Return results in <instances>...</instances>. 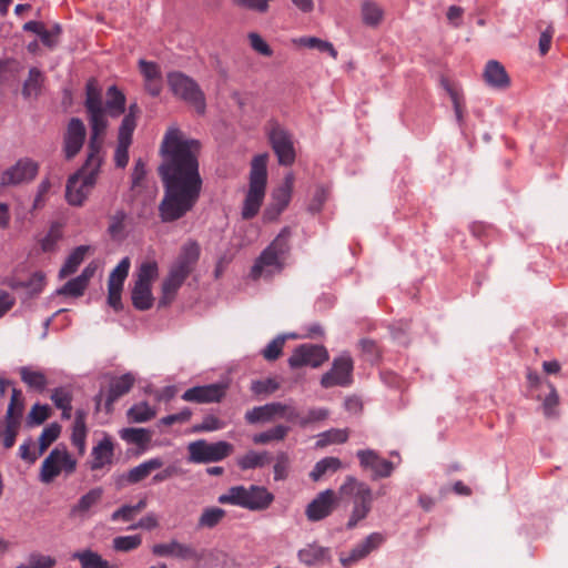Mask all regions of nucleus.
Masks as SVG:
<instances>
[{"instance_id":"nucleus-1","label":"nucleus","mask_w":568,"mask_h":568,"mask_svg":"<svg viewBox=\"0 0 568 568\" xmlns=\"http://www.w3.org/2000/svg\"><path fill=\"white\" fill-rule=\"evenodd\" d=\"M200 142L189 139L179 128L166 130L160 154L159 174L164 185V197L159 205L163 222L184 216L196 204L202 178L199 171Z\"/></svg>"},{"instance_id":"nucleus-2","label":"nucleus","mask_w":568,"mask_h":568,"mask_svg":"<svg viewBox=\"0 0 568 568\" xmlns=\"http://www.w3.org/2000/svg\"><path fill=\"white\" fill-rule=\"evenodd\" d=\"M199 257L200 246L196 242L189 241L181 247L179 256L170 265L168 275L162 282L160 307H165L174 301L184 281L194 270Z\"/></svg>"},{"instance_id":"nucleus-3","label":"nucleus","mask_w":568,"mask_h":568,"mask_svg":"<svg viewBox=\"0 0 568 568\" xmlns=\"http://www.w3.org/2000/svg\"><path fill=\"white\" fill-rule=\"evenodd\" d=\"M266 165L267 154H258L252 161L250 183L241 209L243 220H251L260 212L266 191Z\"/></svg>"},{"instance_id":"nucleus-4","label":"nucleus","mask_w":568,"mask_h":568,"mask_svg":"<svg viewBox=\"0 0 568 568\" xmlns=\"http://www.w3.org/2000/svg\"><path fill=\"white\" fill-rule=\"evenodd\" d=\"M288 237L290 231L284 229L256 258L250 272L251 278H270L283 270Z\"/></svg>"},{"instance_id":"nucleus-5","label":"nucleus","mask_w":568,"mask_h":568,"mask_svg":"<svg viewBox=\"0 0 568 568\" xmlns=\"http://www.w3.org/2000/svg\"><path fill=\"white\" fill-rule=\"evenodd\" d=\"M274 496L263 486L239 485L227 489L219 496L217 501L223 505L239 506L248 510H264L273 503Z\"/></svg>"},{"instance_id":"nucleus-6","label":"nucleus","mask_w":568,"mask_h":568,"mask_svg":"<svg viewBox=\"0 0 568 568\" xmlns=\"http://www.w3.org/2000/svg\"><path fill=\"white\" fill-rule=\"evenodd\" d=\"M338 493L342 497L345 496L353 499V509L347 521V528L352 529L366 518L371 511L374 500L373 491L366 483L358 480L354 476H347Z\"/></svg>"},{"instance_id":"nucleus-7","label":"nucleus","mask_w":568,"mask_h":568,"mask_svg":"<svg viewBox=\"0 0 568 568\" xmlns=\"http://www.w3.org/2000/svg\"><path fill=\"white\" fill-rule=\"evenodd\" d=\"M85 106L89 113V123L91 128L90 148L98 150L102 148L103 135L105 133L108 121L101 101V89L93 79L87 83Z\"/></svg>"},{"instance_id":"nucleus-8","label":"nucleus","mask_w":568,"mask_h":568,"mask_svg":"<svg viewBox=\"0 0 568 568\" xmlns=\"http://www.w3.org/2000/svg\"><path fill=\"white\" fill-rule=\"evenodd\" d=\"M100 150H94L89 146L88 159L82 169L73 174V206H81L92 192L101 166Z\"/></svg>"},{"instance_id":"nucleus-9","label":"nucleus","mask_w":568,"mask_h":568,"mask_svg":"<svg viewBox=\"0 0 568 568\" xmlns=\"http://www.w3.org/2000/svg\"><path fill=\"white\" fill-rule=\"evenodd\" d=\"M159 275V266L155 261L141 263L136 271V280L131 292L132 304L140 311L150 310L154 298L152 295V283Z\"/></svg>"},{"instance_id":"nucleus-10","label":"nucleus","mask_w":568,"mask_h":568,"mask_svg":"<svg viewBox=\"0 0 568 568\" xmlns=\"http://www.w3.org/2000/svg\"><path fill=\"white\" fill-rule=\"evenodd\" d=\"M166 81L171 92L175 97L193 105L199 113L204 112V94L192 78L182 72L173 71L168 73Z\"/></svg>"},{"instance_id":"nucleus-11","label":"nucleus","mask_w":568,"mask_h":568,"mask_svg":"<svg viewBox=\"0 0 568 568\" xmlns=\"http://www.w3.org/2000/svg\"><path fill=\"white\" fill-rule=\"evenodd\" d=\"M266 134L281 165H291L295 161V149L292 134L277 121L266 124Z\"/></svg>"},{"instance_id":"nucleus-12","label":"nucleus","mask_w":568,"mask_h":568,"mask_svg":"<svg viewBox=\"0 0 568 568\" xmlns=\"http://www.w3.org/2000/svg\"><path fill=\"white\" fill-rule=\"evenodd\" d=\"M189 460L196 464L216 463L233 453V445L221 440L207 443L204 439L192 442L187 446Z\"/></svg>"},{"instance_id":"nucleus-13","label":"nucleus","mask_w":568,"mask_h":568,"mask_svg":"<svg viewBox=\"0 0 568 568\" xmlns=\"http://www.w3.org/2000/svg\"><path fill=\"white\" fill-rule=\"evenodd\" d=\"M39 172L38 162L30 158L19 159L0 175V186L10 187L33 181Z\"/></svg>"},{"instance_id":"nucleus-14","label":"nucleus","mask_w":568,"mask_h":568,"mask_svg":"<svg viewBox=\"0 0 568 568\" xmlns=\"http://www.w3.org/2000/svg\"><path fill=\"white\" fill-rule=\"evenodd\" d=\"M353 361L349 355L342 354L334 358L332 368L321 378L324 388L348 386L352 383Z\"/></svg>"},{"instance_id":"nucleus-15","label":"nucleus","mask_w":568,"mask_h":568,"mask_svg":"<svg viewBox=\"0 0 568 568\" xmlns=\"http://www.w3.org/2000/svg\"><path fill=\"white\" fill-rule=\"evenodd\" d=\"M294 175L287 173L278 187L272 193L271 203L265 209L263 217L265 221H274L287 207L293 192Z\"/></svg>"},{"instance_id":"nucleus-16","label":"nucleus","mask_w":568,"mask_h":568,"mask_svg":"<svg viewBox=\"0 0 568 568\" xmlns=\"http://www.w3.org/2000/svg\"><path fill=\"white\" fill-rule=\"evenodd\" d=\"M130 258L123 257L115 268L110 273L108 280V304L114 310H122V291L124 281L128 277L130 270Z\"/></svg>"},{"instance_id":"nucleus-17","label":"nucleus","mask_w":568,"mask_h":568,"mask_svg":"<svg viewBox=\"0 0 568 568\" xmlns=\"http://www.w3.org/2000/svg\"><path fill=\"white\" fill-rule=\"evenodd\" d=\"M328 359V353L325 347L320 345L304 344L295 348L288 358V365L292 368L302 366L318 367Z\"/></svg>"},{"instance_id":"nucleus-18","label":"nucleus","mask_w":568,"mask_h":568,"mask_svg":"<svg viewBox=\"0 0 568 568\" xmlns=\"http://www.w3.org/2000/svg\"><path fill=\"white\" fill-rule=\"evenodd\" d=\"M356 456L359 460V466L364 470L371 471L373 479L387 478L395 469V465L392 462L381 457L374 449H361L356 453Z\"/></svg>"},{"instance_id":"nucleus-19","label":"nucleus","mask_w":568,"mask_h":568,"mask_svg":"<svg viewBox=\"0 0 568 568\" xmlns=\"http://www.w3.org/2000/svg\"><path fill=\"white\" fill-rule=\"evenodd\" d=\"M385 538L379 532H372L363 541L357 544L348 554H341L339 561L343 567H352L354 564L366 558L373 550L377 549Z\"/></svg>"},{"instance_id":"nucleus-20","label":"nucleus","mask_w":568,"mask_h":568,"mask_svg":"<svg viewBox=\"0 0 568 568\" xmlns=\"http://www.w3.org/2000/svg\"><path fill=\"white\" fill-rule=\"evenodd\" d=\"M225 395V386L222 384H210L195 386L185 390L182 399L193 403H215L220 402Z\"/></svg>"},{"instance_id":"nucleus-21","label":"nucleus","mask_w":568,"mask_h":568,"mask_svg":"<svg viewBox=\"0 0 568 568\" xmlns=\"http://www.w3.org/2000/svg\"><path fill=\"white\" fill-rule=\"evenodd\" d=\"M335 493L332 489H326L317 495L306 508V516L312 521L321 520L327 517L334 507Z\"/></svg>"},{"instance_id":"nucleus-22","label":"nucleus","mask_w":568,"mask_h":568,"mask_svg":"<svg viewBox=\"0 0 568 568\" xmlns=\"http://www.w3.org/2000/svg\"><path fill=\"white\" fill-rule=\"evenodd\" d=\"M70 456L67 450L61 452L54 448L43 460L40 470V480L44 484L51 483L57 476L60 475L62 464L69 460Z\"/></svg>"},{"instance_id":"nucleus-23","label":"nucleus","mask_w":568,"mask_h":568,"mask_svg":"<svg viewBox=\"0 0 568 568\" xmlns=\"http://www.w3.org/2000/svg\"><path fill=\"white\" fill-rule=\"evenodd\" d=\"M485 83L495 90H505L510 85V78L501 63L489 60L483 72Z\"/></svg>"},{"instance_id":"nucleus-24","label":"nucleus","mask_w":568,"mask_h":568,"mask_svg":"<svg viewBox=\"0 0 568 568\" xmlns=\"http://www.w3.org/2000/svg\"><path fill=\"white\" fill-rule=\"evenodd\" d=\"M152 552L159 557H175L179 559L197 558V554L192 547L181 544L178 540L156 544L152 547Z\"/></svg>"},{"instance_id":"nucleus-25","label":"nucleus","mask_w":568,"mask_h":568,"mask_svg":"<svg viewBox=\"0 0 568 568\" xmlns=\"http://www.w3.org/2000/svg\"><path fill=\"white\" fill-rule=\"evenodd\" d=\"M359 17L365 27L377 29L384 22L385 9L377 1L364 0L359 6Z\"/></svg>"},{"instance_id":"nucleus-26","label":"nucleus","mask_w":568,"mask_h":568,"mask_svg":"<svg viewBox=\"0 0 568 568\" xmlns=\"http://www.w3.org/2000/svg\"><path fill=\"white\" fill-rule=\"evenodd\" d=\"M297 557L306 566H316L328 562L331 560V551L318 544H308L298 550Z\"/></svg>"},{"instance_id":"nucleus-27","label":"nucleus","mask_w":568,"mask_h":568,"mask_svg":"<svg viewBox=\"0 0 568 568\" xmlns=\"http://www.w3.org/2000/svg\"><path fill=\"white\" fill-rule=\"evenodd\" d=\"M140 71L145 81V88L150 94L156 97L161 93L162 81L160 68L156 63L141 59L139 61Z\"/></svg>"},{"instance_id":"nucleus-28","label":"nucleus","mask_w":568,"mask_h":568,"mask_svg":"<svg viewBox=\"0 0 568 568\" xmlns=\"http://www.w3.org/2000/svg\"><path fill=\"white\" fill-rule=\"evenodd\" d=\"M135 382L134 376L131 373H126L122 376L115 377L110 383L109 393L105 399L106 409L110 410L113 403L124 394H126Z\"/></svg>"},{"instance_id":"nucleus-29","label":"nucleus","mask_w":568,"mask_h":568,"mask_svg":"<svg viewBox=\"0 0 568 568\" xmlns=\"http://www.w3.org/2000/svg\"><path fill=\"white\" fill-rule=\"evenodd\" d=\"M292 43L297 48L317 50L318 52L327 53L334 60H336L338 55L332 42L317 37L304 36L294 38Z\"/></svg>"},{"instance_id":"nucleus-30","label":"nucleus","mask_w":568,"mask_h":568,"mask_svg":"<svg viewBox=\"0 0 568 568\" xmlns=\"http://www.w3.org/2000/svg\"><path fill=\"white\" fill-rule=\"evenodd\" d=\"M43 84V73L38 68H31L22 85V97L26 100L37 99L42 92Z\"/></svg>"},{"instance_id":"nucleus-31","label":"nucleus","mask_w":568,"mask_h":568,"mask_svg":"<svg viewBox=\"0 0 568 568\" xmlns=\"http://www.w3.org/2000/svg\"><path fill=\"white\" fill-rule=\"evenodd\" d=\"M21 381L28 386L29 389L37 393H43L48 386V378L41 371L33 369L32 367L24 366L19 371Z\"/></svg>"},{"instance_id":"nucleus-32","label":"nucleus","mask_w":568,"mask_h":568,"mask_svg":"<svg viewBox=\"0 0 568 568\" xmlns=\"http://www.w3.org/2000/svg\"><path fill=\"white\" fill-rule=\"evenodd\" d=\"M120 437L129 443L139 446L142 450H145L151 442L152 434L145 428L128 427L122 428L119 432Z\"/></svg>"},{"instance_id":"nucleus-33","label":"nucleus","mask_w":568,"mask_h":568,"mask_svg":"<svg viewBox=\"0 0 568 568\" xmlns=\"http://www.w3.org/2000/svg\"><path fill=\"white\" fill-rule=\"evenodd\" d=\"M163 466V460L159 457L151 458L133 467L128 473V481L135 484L145 479L153 470L159 469Z\"/></svg>"},{"instance_id":"nucleus-34","label":"nucleus","mask_w":568,"mask_h":568,"mask_svg":"<svg viewBox=\"0 0 568 568\" xmlns=\"http://www.w3.org/2000/svg\"><path fill=\"white\" fill-rule=\"evenodd\" d=\"M113 445L109 438L101 440L92 452V468L98 469L111 463Z\"/></svg>"},{"instance_id":"nucleus-35","label":"nucleus","mask_w":568,"mask_h":568,"mask_svg":"<svg viewBox=\"0 0 568 568\" xmlns=\"http://www.w3.org/2000/svg\"><path fill=\"white\" fill-rule=\"evenodd\" d=\"M270 463V454L267 452L248 450L246 454L237 458V466L242 470L262 468Z\"/></svg>"},{"instance_id":"nucleus-36","label":"nucleus","mask_w":568,"mask_h":568,"mask_svg":"<svg viewBox=\"0 0 568 568\" xmlns=\"http://www.w3.org/2000/svg\"><path fill=\"white\" fill-rule=\"evenodd\" d=\"M21 423L18 420L0 419V442L4 449H10L16 443Z\"/></svg>"},{"instance_id":"nucleus-37","label":"nucleus","mask_w":568,"mask_h":568,"mask_svg":"<svg viewBox=\"0 0 568 568\" xmlns=\"http://www.w3.org/2000/svg\"><path fill=\"white\" fill-rule=\"evenodd\" d=\"M23 413L24 398L22 392L18 388H12L10 402L3 418L22 423Z\"/></svg>"},{"instance_id":"nucleus-38","label":"nucleus","mask_w":568,"mask_h":568,"mask_svg":"<svg viewBox=\"0 0 568 568\" xmlns=\"http://www.w3.org/2000/svg\"><path fill=\"white\" fill-rule=\"evenodd\" d=\"M99 267V261H91L82 271V273L78 277L73 278V297L83 294L90 280L94 276Z\"/></svg>"},{"instance_id":"nucleus-39","label":"nucleus","mask_w":568,"mask_h":568,"mask_svg":"<svg viewBox=\"0 0 568 568\" xmlns=\"http://www.w3.org/2000/svg\"><path fill=\"white\" fill-rule=\"evenodd\" d=\"M126 213L123 210L114 212L109 219L108 233L113 240L121 241L125 237Z\"/></svg>"},{"instance_id":"nucleus-40","label":"nucleus","mask_w":568,"mask_h":568,"mask_svg":"<svg viewBox=\"0 0 568 568\" xmlns=\"http://www.w3.org/2000/svg\"><path fill=\"white\" fill-rule=\"evenodd\" d=\"M290 432V428L285 425H276L273 428H270L265 432L255 434L253 436V443L257 445H265L271 442H281L283 440Z\"/></svg>"},{"instance_id":"nucleus-41","label":"nucleus","mask_w":568,"mask_h":568,"mask_svg":"<svg viewBox=\"0 0 568 568\" xmlns=\"http://www.w3.org/2000/svg\"><path fill=\"white\" fill-rule=\"evenodd\" d=\"M125 106V97L124 94L118 90L116 87H110L108 89V101H106V110L109 114L113 118L119 116L124 112Z\"/></svg>"},{"instance_id":"nucleus-42","label":"nucleus","mask_w":568,"mask_h":568,"mask_svg":"<svg viewBox=\"0 0 568 568\" xmlns=\"http://www.w3.org/2000/svg\"><path fill=\"white\" fill-rule=\"evenodd\" d=\"M348 439L347 429L333 428L317 435L316 447L323 448L332 444H342Z\"/></svg>"},{"instance_id":"nucleus-43","label":"nucleus","mask_w":568,"mask_h":568,"mask_svg":"<svg viewBox=\"0 0 568 568\" xmlns=\"http://www.w3.org/2000/svg\"><path fill=\"white\" fill-rule=\"evenodd\" d=\"M342 467V462L337 457H325L318 460L313 470L310 473V477L317 481L327 471H336Z\"/></svg>"},{"instance_id":"nucleus-44","label":"nucleus","mask_w":568,"mask_h":568,"mask_svg":"<svg viewBox=\"0 0 568 568\" xmlns=\"http://www.w3.org/2000/svg\"><path fill=\"white\" fill-rule=\"evenodd\" d=\"M155 415L156 410L145 402L138 403L128 410L129 419L134 423L148 422Z\"/></svg>"},{"instance_id":"nucleus-45","label":"nucleus","mask_w":568,"mask_h":568,"mask_svg":"<svg viewBox=\"0 0 568 568\" xmlns=\"http://www.w3.org/2000/svg\"><path fill=\"white\" fill-rule=\"evenodd\" d=\"M52 409L49 405L34 404L27 416V425L29 427L39 426L51 417Z\"/></svg>"},{"instance_id":"nucleus-46","label":"nucleus","mask_w":568,"mask_h":568,"mask_svg":"<svg viewBox=\"0 0 568 568\" xmlns=\"http://www.w3.org/2000/svg\"><path fill=\"white\" fill-rule=\"evenodd\" d=\"M102 494L101 488L91 489L80 498L78 505L73 507V513L77 511L82 515L88 514L90 509L100 501Z\"/></svg>"},{"instance_id":"nucleus-47","label":"nucleus","mask_w":568,"mask_h":568,"mask_svg":"<svg viewBox=\"0 0 568 568\" xmlns=\"http://www.w3.org/2000/svg\"><path fill=\"white\" fill-rule=\"evenodd\" d=\"M78 557L82 568H116L115 565L104 560L100 555L92 551H85L82 554L73 555Z\"/></svg>"},{"instance_id":"nucleus-48","label":"nucleus","mask_w":568,"mask_h":568,"mask_svg":"<svg viewBox=\"0 0 568 568\" xmlns=\"http://www.w3.org/2000/svg\"><path fill=\"white\" fill-rule=\"evenodd\" d=\"M224 509L219 507H209L201 514L197 525L201 528H213L224 518Z\"/></svg>"},{"instance_id":"nucleus-49","label":"nucleus","mask_w":568,"mask_h":568,"mask_svg":"<svg viewBox=\"0 0 568 568\" xmlns=\"http://www.w3.org/2000/svg\"><path fill=\"white\" fill-rule=\"evenodd\" d=\"M135 105L130 106L129 113L123 118L119 128V141L132 142V134L136 126V116L134 113Z\"/></svg>"},{"instance_id":"nucleus-50","label":"nucleus","mask_w":568,"mask_h":568,"mask_svg":"<svg viewBox=\"0 0 568 568\" xmlns=\"http://www.w3.org/2000/svg\"><path fill=\"white\" fill-rule=\"evenodd\" d=\"M60 433L61 426L58 423L47 426L39 437V454H43L59 438Z\"/></svg>"},{"instance_id":"nucleus-51","label":"nucleus","mask_w":568,"mask_h":568,"mask_svg":"<svg viewBox=\"0 0 568 568\" xmlns=\"http://www.w3.org/2000/svg\"><path fill=\"white\" fill-rule=\"evenodd\" d=\"M291 469V458L287 453L280 452L275 456L273 466L274 480H285L288 477Z\"/></svg>"},{"instance_id":"nucleus-52","label":"nucleus","mask_w":568,"mask_h":568,"mask_svg":"<svg viewBox=\"0 0 568 568\" xmlns=\"http://www.w3.org/2000/svg\"><path fill=\"white\" fill-rule=\"evenodd\" d=\"M54 565L55 560L52 557L33 552L17 568H53Z\"/></svg>"},{"instance_id":"nucleus-53","label":"nucleus","mask_w":568,"mask_h":568,"mask_svg":"<svg viewBox=\"0 0 568 568\" xmlns=\"http://www.w3.org/2000/svg\"><path fill=\"white\" fill-rule=\"evenodd\" d=\"M245 419L248 424L267 423L273 420L267 404L263 406H256L247 410L245 414Z\"/></svg>"},{"instance_id":"nucleus-54","label":"nucleus","mask_w":568,"mask_h":568,"mask_svg":"<svg viewBox=\"0 0 568 568\" xmlns=\"http://www.w3.org/2000/svg\"><path fill=\"white\" fill-rule=\"evenodd\" d=\"M142 542L139 535L120 536L113 539V548L118 551H130L138 548Z\"/></svg>"},{"instance_id":"nucleus-55","label":"nucleus","mask_w":568,"mask_h":568,"mask_svg":"<svg viewBox=\"0 0 568 568\" xmlns=\"http://www.w3.org/2000/svg\"><path fill=\"white\" fill-rule=\"evenodd\" d=\"M286 336L278 335L262 351V355L267 361H275L282 354L283 346L285 344Z\"/></svg>"},{"instance_id":"nucleus-56","label":"nucleus","mask_w":568,"mask_h":568,"mask_svg":"<svg viewBox=\"0 0 568 568\" xmlns=\"http://www.w3.org/2000/svg\"><path fill=\"white\" fill-rule=\"evenodd\" d=\"M247 39L250 42V47L256 53H258L263 57H271L273 54V50L271 49L268 43L257 32H250L247 34Z\"/></svg>"},{"instance_id":"nucleus-57","label":"nucleus","mask_w":568,"mask_h":568,"mask_svg":"<svg viewBox=\"0 0 568 568\" xmlns=\"http://www.w3.org/2000/svg\"><path fill=\"white\" fill-rule=\"evenodd\" d=\"M51 400L54 403V405L62 409V415L63 417H67L69 418L70 417V397H69V393L62 388V387H59V388H55L52 394H51Z\"/></svg>"},{"instance_id":"nucleus-58","label":"nucleus","mask_w":568,"mask_h":568,"mask_svg":"<svg viewBox=\"0 0 568 568\" xmlns=\"http://www.w3.org/2000/svg\"><path fill=\"white\" fill-rule=\"evenodd\" d=\"M225 424L220 418L214 415H207L203 418L202 423L194 425L193 432L195 433H204V432H215L224 428Z\"/></svg>"},{"instance_id":"nucleus-59","label":"nucleus","mask_w":568,"mask_h":568,"mask_svg":"<svg viewBox=\"0 0 568 568\" xmlns=\"http://www.w3.org/2000/svg\"><path fill=\"white\" fill-rule=\"evenodd\" d=\"M272 1L273 0H233V3L257 13H266Z\"/></svg>"},{"instance_id":"nucleus-60","label":"nucleus","mask_w":568,"mask_h":568,"mask_svg":"<svg viewBox=\"0 0 568 568\" xmlns=\"http://www.w3.org/2000/svg\"><path fill=\"white\" fill-rule=\"evenodd\" d=\"M329 412L326 408H311L305 416L298 419V425L305 427L312 423L324 420L328 417Z\"/></svg>"},{"instance_id":"nucleus-61","label":"nucleus","mask_w":568,"mask_h":568,"mask_svg":"<svg viewBox=\"0 0 568 568\" xmlns=\"http://www.w3.org/2000/svg\"><path fill=\"white\" fill-rule=\"evenodd\" d=\"M550 392L546 396L542 403L544 414L547 417H554L557 415L556 408L559 404V396L552 385H549Z\"/></svg>"},{"instance_id":"nucleus-62","label":"nucleus","mask_w":568,"mask_h":568,"mask_svg":"<svg viewBox=\"0 0 568 568\" xmlns=\"http://www.w3.org/2000/svg\"><path fill=\"white\" fill-rule=\"evenodd\" d=\"M131 142L119 141L114 152V162L118 168L124 169L129 163V148Z\"/></svg>"},{"instance_id":"nucleus-63","label":"nucleus","mask_w":568,"mask_h":568,"mask_svg":"<svg viewBox=\"0 0 568 568\" xmlns=\"http://www.w3.org/2000/svg\"><path fill=\"white\" fill-rule=\"evenodd\" d=\"M85 139V126L82 121L73 118V154L83 145Z\"/></svg>"},{"instance_id":"nucleus-64","label":"nucleus","mask_w":568,"mask_h":568,"mask_svg":"<svg viewBox=\"0 0 568 568\" xmlns=\"http://www.w3.org/2000/svg\"><path fill=\"white\" fill-rule=\"evenodd\" d=\"M84 437H85V427L82 420V417L78 415L77 420L73 425V445L77 446L81 453L84 452Z\"/></svg>"}]
</instances>
